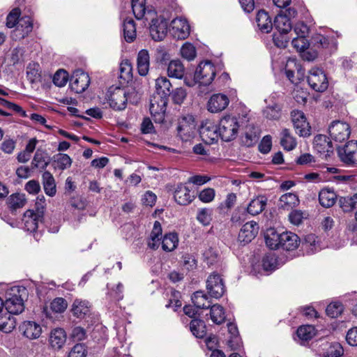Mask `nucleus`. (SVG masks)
<instances>
[{
  "mask_svg": "<svg viewBox=\"0 0 357 357\" xmlns=\"http://www.w3.org/2000/svg\"><path fill=\"white\" fill-rule=\"evenodd\" d=\"M174 197L176 202L179 205L187 206L194 200L195 197L194 193L190 192L188 187L180 183L174 190Z\"/></svg>",
  "mask_w": 357,
  "mask_h": 357,
  "instance_id": "20",
  "label": "nucleus"
},
{
  "mask_svg": "<svg viewBox=\"0 0 357 357\" xmlns=\"http://www.w3.org/2000/svg\"><path fill=\"white\" fill-rule=\"evenodd\" d=\"M287 33H278L273 35V42L275 45L280 48H284L287 47L288 42L291 38V36H288Z\"/></svg>",
  "mask_w": 357,
  "mask_h": 357,
  "instance_id": "59",
  "label": "nucleus"
},
{
  "mask_svg": "<svg viewBox=\"0 0 357 357\" xmlns=\"http://www.w3.org/2000/svg\"><path fill=\"white\" fill-rule=\"evenodd\" d=\"M91 305L86 300L76 298L74 300L70 311L78 319H84L90 314Z\"/></svg>",
  "mask_w": 357,
  "mask_h": 357,
  "instance_id": "23",
  "label": "nucleus"
},
{
  "mask_svg": "<svg viewBox=\"0 0 357 357\" xmlns=\"http://www.w3.org/2000/svg\"><path fill=\"white\" fill-rule=\"evenodd\" d=\"M119 77L128 82L132 78V66L128 61H123L120 65Z\"/></svg>",
  "mask_w": 357,
  "mask_h": 357,
  "instance_id": "49",
  "label": "nucleus"
},
{
  "mask_svg": "<svg viewBox=\"0 0 357 357\" xmlns=\"http://www.w3.org/2000/svg\"><path fill=\"white\" fill-rule=\"evenodd\" d=\"M90 84L89 75L82 70L78 69L73 72L70 79V86L77 93L84 92Z\"/></svg>",
  "mask_w": 357,
  "mask_h": 357,
  "instance_id": "14",
  "label": "nucleus"
},
{
  "mask_svg": "<svg viewBox=\"0 0 357 357\" xmlns=\"http://www.w3.org/2000/svg\"><path fill=\"white\" fill-rule=\"evenodd\" d=\"M197 220L204 226H207L211 221V211L208 208H202L197 213Z\"/></svg>",
  "mask_w": 357,
  "mask_h": 357,
  "instance_id": "58",
  "label": "nucleus"
},
{
  "mask_svg": "<svg viewBox=\"0 0 357 357\" xmlns=\"http://www.w3.org/2000/svg\"><path fill=\"white\" fill-rule=\"evenodd\" d=\"M309 33L308 26L303 22H299L294 26L293 31H291V37H306Z\"/></svg>",
  "mask_w": 357,
  "mask_h": 357,
  "instance_id": "54",
  "label": "nucleus"
},
{
  "mask_svg": "<svg viewBox=\"0 0 357 357\" xmlns=\"http://www.w3.org/2000/svg\"><path fill=\"white\" fill-rule=\"evenodd\" d=\"M337 200V195L333 190L331 188H323L319 193V201L320 204L325 208L333 206Z\"/></svg>",
  "mask_w": 357,
  "mask_h": 357,
  "instance_id": "30",
  "label": "nucleus"
},
{
  "mask_svg": "<svg viewBox=\"0 0 357 357\" xmlns=\"http://www.w3.org/2000/svg\"><path fill=\"white\" fill-rule=\"evenodd\" d=\"M178 243V238L176 233H169L165 235L162 241V248L166 252L173 251Z\"/></svg>",
  "mask_w": 357,
  "mask_h": 357,
  "instance_id": "42",
  "label": "nucleus"
},
{
  "mask_svg": "<svg viewBox=\"0 0 357 357\" xmlns=\"http://www.w3.org/2000/svg\"><path fill=\"white\" fill-rule=\"evenodd\" d=\"M206 289L210 296L215 298H221L226 291L222 277L215 273L208 276L206 280Z\"/></svg>",
  "mask_w": 357,
  "mask_h": 357,
  "instance_id": "11",
  "label": "nucleus"
},
{
  "mask_svg": "<svg viewBox=\"0 0 357 357\" xmlns=\"http://www.w3.org/2000/svg\"><path fill=\"white\" fill-rule=\"evenodd\" d=\"M150 68V55L146 50H141L137 56V69L139 75L146 76Z\"/></svg>",
  "mask_w": 357,
  "mask_h": 357,
  "instance_id": "28",
  "label": "nucleus"
},
{
  "mask_svg": "<svg viewBox=\"0 0 357 357\" xmlns=\"http://www.w3.org/2000/svg\"><path fill=\"white\" fill-rule=\"evenodd\" d=\"M125 88L116 86L109 87L105 96V99L109 107L116 111L125 109L128 103Z\"/></svg>",
  "mask_w": 357,
  "mask_h": 357,
  "instance_id": "4",
  "label": "nucleus"
},
{
  "mask_svg": "<svg viewBox=\"0 0 357 357\" xmlns=\"http://www.w3.org/2000/svg\"><path fill=\"white\" fill-rule=\"evenodd\" d=\"M43 215L33 210H27L23 215L22 222L24 229L29 232H35L38 227L39 222H41Z\"/></svg>",
  "mask_w": 357,
  "mask_h": 357,
  "instance_id": "21",
  "label": "nucleus"
},
{
  "mask_svg": "<svg viewBox=\"0 0 357 357\" xmlns=\"http://www.w3.org/2000/svg\"><path fill=\"white\" fill-rule=\"evenodd\" d=\"M168 98L160 94H154L150 100L149 110L155 123H162L165 120Z\"/></svg>",
  "mask_w": 357,
  "mask_h": 357,
  "instance_id": "5",
  "label": "nucleus"
},
{
  "mask_svg": "<svg viewBox=\"0 0 357 357\" xmlns=\"http://www.w3.org/2000/svg\"><path fill=\"white\" fill-rule=\"evenodd\" d=\"M42 178L43 188L46 195L50 197L54 196L56 190L55 180L52 174L50 172L46 171L43 174Z\"/></svg>",
  "mask_w": 357,
  "mask_h": 357,
  "instance_id": "37",
  "label": "nucleus"
},
{
  "mask_svg": "<svg viewBox=\"0 0 357 357\" xmlns=\"http://www.w3.org/2000/svg\"><path fill=\"white\" fill-rule=\"evenodd\" d=\"M215 76V67L208 61L201 62L195 73V82L204 86L209 85Z\"/></svg>",
  "mask_w": 357,
  "mask_h": 357,
  "instance_id": "6",
  "label": "nucleus"
},
{
  "mask_svg": "<svg viewBox=\"0 0 357 357\" xmlns=\"http://www.w3.org/2000/svg\"><path fill=\"white\" fill-rule=\"evenodd\" d=\"M259 231L258 224L255 221H250L244 224L238 234V239L245 244L252 241Z\"/></svg>",
  "mask_w": 357,
  "mask_h": 357,
  "instance_id": "19",
  "label": "nucleus"
},
{
  "mask_svg": "<svg viewBox=\"0 0 357 357\" xmlns=\"http://www.w3.org/2000/svg\"><path fill=\"white\" fill-rule=\"evenodd\" d=\"M229 103L227 96L223 93L212 95L207 102V109L211 113H218L227 108Z\"/></svg>",
  "mask_w": 357,
  "mask_h": 357,
  "instance_id": "18",
  "label": "nucleus"
},
{
  "mask_svg": "<svg viewBox=\"0 0 357 357\" xmlns=\"http://www.w3.org/2000/svg\"><path fill=\"white\" fill-rule=\"evenodd\" d=\"M26 293L24 287H14L7 293L8 297L4 303L6 312L18 314L24 310L22 294Z\"/></svg>",
  "mask_w": 357,
  "mask_h": 357,
  "instance_id": "2",
  "label": "nucleus"
},
{
  "mask_svg": "<svg viewBox=\"0 0 357 357\" xmlns=\"http://www.w3.org/2000/svg\"><path fill=\"white\" fill-rule=\"evenodd\" d=\"M123 37L126 42L131 43L136 38V26L132 18H126L123 22Z\"/></svg>",
  "mask_w": 357,
  "mask_h": 357,
  "instance_id": "36",
  "label": "nucleus"
},
{
  "mask_svg": "<svg viewBox=\"0 0 357 357\" xmlns=\"http://www.w3.org/2000/svg\"><path fill=\"white\" fill-rule=\"evenodd\" d=\"M192 303L198 309H207L211 305L208 296L203 291H196L192 297Z\"/></svg>",
  "mask_w": 357,
  "mask_h": 357,
  "instance_id": "43",
  "label": "nucleus"
},
{
  "mask_svg": "<svg viewBox=\"0 0 357 357\" xmlns=\"http://www.w3.org/2000/svg\"><path fill=\"white\" fill-rule=\"evenodd\" d=\"M297 12L294 8H289L285 11H280L274 20V26L278 31V33H288L291 31V23L290 18L294 17Z\"/></svg>",
  "mask_w": 357,
  "mask_h": 357,
  "instance_id": "9",
  "label": "nucleus"
},
{
  "mask_svg": "<svg viewBox=\"0 0 357 357\" xmlns=\"http://www.w3.org/2000/svg\"><path fill=\"white\" fill-rule=\"evenodd\" d=\"M313 144L314 149L325 158L333 153V148L332 142L329 138L324 135L315 136Z\"/></svg>",
  "mask_w": 357,
  "mask_h": 357,
  "instance_id": "22",
  "label": "nucleus"
},
{
  "mask_svg": "<svg viewBox=\"0 0 357 357\" xmlns=\"http://www.w3.org/2000/svg\"><path fill=\"white\" fill-rule=\"evenodd\" d=\"M239 128L240 124L236 116H225L219 122L220 137L225 142H230L237 137Z\"/></svg>",
  "mask_w": 357,
  "mask_h": 357,
  "instance_id": "3",
  "label": "nucleus"
},
{
  "mask_svg": "<svg viewBox=\"0 0 357 357\" xmlns=\"http://www.w3.org/2000/svg\"><path fill=\"white\" fill-rule=\"evenodd\" d=\"M16 326L15 318L13 314L4 312L0 314V331L8 333L13 331Z\"/></svg>",
  "mask_w": 357,
  "mask_h": 357,
  "instance_id": "33",
  "label": "nucleus"
},
{
  "mask_svg": "<svg viewBox=\"0 0 357 357\" xmlns=\"http://www.w3.org/2000/svg\"><path fill=\"white\" fill-rule=\"evenodd\" d=\"M280 144L286 151H291L296 146V139L291 135L288 129H283L281 132Z\"/></svg>",
  "mask_w": 357,
  "mask_h": 357,
  "instance_id": "41",
  "label": "nucleus"
},
{
  "mask_svg": "<svg viewBox=\"0 0 357 357\" xmlns=\"http://www.w3.org/2000/svg\"><path fill=\"white\" fill-rule=\"evenodd\" d=\"M344 354L342 345L338 342L331 344L323 354V357H340Z\"/></svg>",
  "mask_w": 357,
  "mask_h": 357,
  "instance_id": "50",
  "label": "nucleus"
},
{
  "mask_svg": "<svg viewBox=\"0 0 357 357\" xmlns=\"http://www.w3.org/2000/svg\"><path fill=\"white\" fill-rule=\"evenodd\" d=\"M338 152L342 162L347 165H357V141L348 142Z\"/></svg>",
  "mask_w": 357,
  "mask_h": 357,
  "instance_id": "17",
  "label": "nucleus"
},
{
  "mask_svg": "<svg viewBox=\"0 0 357 357\" xmlns=\"http://www.w3.org/2000/svg\"><path fill=\"white\" fill-rule=\"evenodd\" d=\"M354 195L340 199V206L344 212H350L354 210Z\"/></svg>",
  "mask_w": 357,
  "mask_h": 357,
  "instance_id": "61",
  "label": "nucleus"
},
{
  "mask_svg": "<svg viewBox=\"0 0 357 357\" xmlns=\"http://www.w3.org/2000/svg\"><path fill=\"white\" fill-rule=\"evenodd\" d=\"M86 350L84 344H76L70 351L68 357H86Z\"/></svg>",
  "mask_w": 357,
  "mask_h": 357,
  "instance_id": "64",
  "label": "nucleus"
},
{
  "mask_svg": "<svg viewBox=\"0 0 357 357\" xmlns=\"http://www.w3.org/2000/svg\"><path fill=\"white\" fill-rule=\"evenodd\" d=\"M292 38L291 44L298 52L305 51L309 46L308 40L306 37H291Z\"/></svg>",
  "mask_w": 357,
  "mask_h": 357,
  "instance_id": "57",
  "label": "nucleus"
},
{
  "mask_svg": "<svg viewBox=\"0 0 357 357\" xmlns=\"http://www.w3.org/2000/svg\"><path fill=\"white\" fill-rule=\"evenodd\" d=\"M190 328L192 334L196 337L202 338L206 335V325L202 320H192L190 322Z\"/></svg>",
  "mask_w": 357,
  "mask_h": 357,
  "instance_id": "48",
  "label": "nucleus"
},
{
  "mask_svg": "<svg viewBox=\"0 0 357 357\" xmlns=\"http://www.w3.org/2000/svg\"><path fill=\"white\" fill-rule=\"evenodd\" d=\"M66 331L61 328H56L51 331L49 337L50 347L54 350H59L63 347L66 342Z\"/></svg>",
  "mask_w": 357,
  "mask_h": 357,
  "instance_id": "25",
  "label": "nucleus"
},
{
  "mask_svg": "<svg viewBox=\"0 0 357 357\" xmlns=\"http://www.w3.org/2000/svg\"><path fill=\"white\" fill-rule=\"evenodd\" d=\"M126 93H127L126 96L128 99V102L137 104L141 98V93L133 87L126 88Z\"/></svg>",
  "mask_w": 357,
  "mask_h": 357,
  "instance_id": "63",
  "label": "nucleus"
},
{
  "mask_svg": "<svg viewBox=\"0 0 357 357\" xmlns=\"http://www.w3.org/2000/svg\"><path fill=\"white\" fill-rule=\"evenodd\" d=\"M167 71L169 77L181 79L185 73V68L180 60H172L169 63Z\"/></svg>",
  "mask_w": 357,
  "mask_h": 357,
  "instance_id": "35",
  "label": "nucleus"
},
{
  "mask_svg": "<svg viewBox=\"0 0 357 357\" xmlns=\"http://www.w3.org/2000/svg\"><path fill=\"white\" fill-rule=\"evenodd\" d=\"M68 79V75L64 70H59L53 77L54 84L59 87L65 86Z\"/></svg>",
  "mask_w": 357,
  "mask_h": 357,
  "instance_id": "56",
  "label": "nucleus"
},
{
  "mask_svg": "<svg viewBox=\"0 0 357 357\" xmlns=\"http://www.w3.org/2000/svg\"><path fill=\"white\" fill-rule=\"evenodd\" d=\"M256 21L259 28L265 33H268L273 27V24L268 14L264 10L258 12Z\"/></svg>",
  "mask_w": 357,
  "mask_h": 357,
  "instance_id": "38",
  "label": "nucleus"
},
{
  "mask_svg": "<svg viewBox=\"0 0 357 357\" xmlns=\"http://www.w3.org/2000/svg\"><path fill=\"white\" fill-rule=\"evenodd\" d=\"M187 96L186 91L182 87L176 88L172 92V98L174 103L181 105Z\"/></svg>",
  "mask_w": 357,
  "mask_h": 357,
  "instance_id": "60",
  "label": "nucleus"
},
{
  "mask_svg": "<svg viewBox=\"0 0 357 357\" xmlns=\"http://www.w3.org/2000/svg\"><path fill=\"white\" fill-rule=\"evenodd\" d=\"M280 202L282 208L289 210L297 206L299 203V199L296 194L288 192L280 197Z\"/></svg>",
  "mask_w": 357,
  "mask_h": 357,
  "instance_id": "46",
  "label": "nucleus"
},
{
  "mask_svg": "<svg viewBox=\"0 0 357 357\" xmlns=\"http://www.w3.org/2000/svg\"><path fill=\"white\" fill-rule=\"evenodd\" d=\"M344 310L343 305L340 302H333L330 303L326 310L328 316L335 318L342 314Z\"/></svg>",
  "mask_w": 357,
  "mask_h": 357,
  "instance_id": "53",
  "label": "nucleus"
},
{
  "mask_svg": "<svg viewBox=\"0 0 357 357\" xmlns=\"http://www.w3.org/2000/svg\"><path fill=\"white\" fill-rule=\"evenodd\" d=\"M211 319L215 324H220L225 320V313L222 306L219 304L211 305Z\"/></svg>",
  "mask_w": 357,
  "mask_h": 357,
  "instance_id": "47",
  "label": "nucleus"
},
{
  "mask_svg": "<svg viewBox=\"0 0 357 357\" xmlns=\"http://www.w3.org/2000/svg\"><path fill=\"white\" fill-rule=\"evenodd\" d=\"M294 66L296 68L298 73H300L301 68L299 66L296 64V60L293 59H289L287 61L285 73L287 78L292 82H295L294 79V70L291 69V67Z\"/></svg>",
  "mask_w": 357,
  "mask_h": 357,
  "instance_id": "55",
  "label": "nucleus"
},
{
  "mask_svg": "<svg viewBox=\"0 0 357 357\" xmlns=\"http://www.w3.org/2000/svg\"><path fill=\"white\" fill-rule=\"evenodd\" d=\"M167 27L168 22L165 17L157 16L151 19L149 32L152 39L155 41L162 40L167 33Z\"/></svg>",
  "mask_w": 357,
  "mask_h": 357,
  "instance_id": "12",
  "label": "nucleus"
},
{
  "mask_svg": "<svg viewBox=\"0 0 357 357\" xmlns=\"http://www.w3.org/2000/svg\"><path fill=\"white\" fill-rule=\"evenodd\" d=\"M315 335V328L312 325L301 326L296 331L297 337L303 342L311 340Z\"/></svg>",
  "mask_w": 357,
  "mask_h": 357,
  "instance_id": "44",
  "label": "nucleus"
},
{
  "mask_svg": "<svg viewBox=\"0 0 357 357\" xmlns=\"http://www.w3.org/2000/svg\"><path fill=\"white\" fill-rule=\"evenodd\" d=\"M53 162L56 169L63 171L70 167L73 160L68 155L59 153L53 156Z\"/></svg>",
  "mask_w": 357,
  "mask_h": 357,
  "instance_id": "39",
  "label": "nucleus"
},
{
  "mask_svg": "<svg viewBox=\"0 0 357 357\" xmlns=\"http://www.w3.org/2000/svg\"><path fill=\"white\" fill-rule=\"evenodd\" d=\"M266 107L263 109V115L270 120H278L281 116V107L274 101L273 97L265 100Z\"/></svg>",
  "mask_w": 357,
  "mask_h": 357,
  "instance_id": "26",
  "label": "nucleus"
},
{
  "mask_svg": "<svg viewBox=\"0 0 357 357\" xmlns=\"http://www.w3.org/2000/svg\"><path fill=\"white\" fill-rule=\"evenodd\" d=\"M307 82L312 89L318 92L324 91L328 86L325 73L319 68H313L309 71Z\"/></svg>",
  "mask_w": 357,
  "mask_h": 357,
  "instance_id": "7",
  "label": "nucleus"
},
{
  "mask_svg": "<svg viewBox=\"0 0 357 357\" xmlns=\"http://www.w3.org/2000/svg\"><path fill=\"white\" fill-rule=\"evenodd\" d=\"M199 131L202 141L207 144L216 142L220 137L218 126L210 120L202 121Z\"/></svg>",
  "mask_w": 357,
  "mask_h": 357,
  "instance_id": "8",
  "label": "nucleus"
},
{
  "mask_svg": "<svg viewBox=\"0 0 357 357\" xmlns=\"http://www.w3.org/2000/svg\"><path fill=\"white\" fill-rule=\"evenodd\" d=\"M26 203V196L23 193H13L6 199L8 207L12 212L22 208Z\"/></svg>",
  "mask_w": 357,
  "mask_h": 357,
  "instance_id": "34",
  "label": "nucleus"
},
{
  "mask_svg": "<svg viewBox=\"0 0 357 357\" xmlns=\"http://www.w3.org/2000/svg\"><path fill=\"white\" fill-rule=\"evenodd\" d=\"M291 116L296 132L301 137L309 136L310 126L304 113L299 110H294L291 112Z\"/></svg>",
  "mask_w": 357,
  "mask_h": 357,
  "instance_id": "13",
  "label": "nucleus"
},
{
  "mask_svg": "<svg viewBox=\"0 0 357 357\" xmlns=\"http://www.w3.org/2000/svg\"><path fill=\"white\" fill-rule=\"evenodd\" d=\"M176 130L177 135L182 141L191 140L195 137L197 132V121L195 116L190 114L178 116Z\"/></svg>",
  "mask_w": 357,
  "mask_h": 357,
  "instance_id": "1",
  "label": "nucleus"
},
{
  "mask_svg": "<svg viewBox=\"0 0 357 357\" xmlns=\"http://www.w3.org/2000/svg\"><path fill=\"white\" fill-rule=\"evenodd\" d=\"M280 241V248L286 250H294L298 248L300 243L299 237L290 231L281 233Z\"/></svg>",
  "mask_w": 357,
  "mask_h": 357,
  "instance_id": "27",
  "label": "nucleus"
},
{
  "mask_svg": "<svg viewBox=\"0 0 357 357\" xmlns=\"http://www.w3.org/2000/svg\"><path fill=\"white\" fill-rule=\"evenodd\" d=\"M267 203V199L264 196H258L252 199L247 207V212L251 215H257L261 213Z\"/></svg>",
  "mask_w": 357,
  "mask_h": 357,
  "instance_id": "32",
  "label": "nucleus"
},
{
  "mask_svg": "<svg viewBox=\"0 0 357 357\" xmlns=\"http://www.w3.org/2000/svg\"><path fill=\"white\" fill-rule=\"evenodd\" d=\"M172 86L170 81L166 77H160L155 79V88L157 91L155 94H160L168 98L171 94L170 90Z\"/></svg>",
  "mask_w": 357,
  "mask_h": 357,
  "instance_id": "40",
  "label": "nucleus"
},
{
  "mask_svg": "<svg viewBox=\"0 0 357 357\" xmlns=\"http://www.w3.org/2000/svg\"><path fill=\"white\" fill-rule=\"evenodd\" d=\"M181 54L185 59L192 61L196 56V49L191 43H185L181 48Z\"/></svg>",
  "mask_w": 357,
  "mask_h": 357,
  "instance_id": "51",
  "label": "nucleus"
},
{
  "mask_svg": "<svg viewBox=\"0 0 357 357\" xmlns=\"http://www.w3.org/2000/svg\"><path fill=\"white\" fill-rule=\"evenodd\" d=\"M280 236L281 234H278L273 229L268 230L265 235L266 245L272 250L280 248Z\"/></svg>",
  "mask_w": 357,
  "mask_h": 357,
  "instance_id": "45",
  "label": "nucleus"
},
{
  "mask_svg": "<svg viewBox=\"0 0 357 357\" xmlns=\"http://www.w3.org/2000/svg\"><path fill=\"white\" fill-rule=\"evenodd\" d=\"M67 307V301L61 297L54 298L50 303V309L55 313H63Z\"/></svg>",
  "mask_w": 357,
  "mask_h": 357,
  "instance_id": "52",
  "label": "nucleus"
},
{
  "mask_svg": "<svg viewBox=\"0 0 357 357\" xmlns=\"http://www.w3.org/2000/svg\"><path fill=\"white\" fill-rule=\"evenodd\" d=\"M303 246L309 255H312L322 249L320 238L310 234L305 236Z\"/></svg>",
  "mask_w": 357,
  "mask_h": 357,
  "instance_id": "29",
  "label": "nucleus"
},
{
  "mask_svg": "<svg viewBox=\"0 0 357 357\" xmlns=\"http://www.w3.org/2000/svg\"><path fill=\"white\" fill-rule=\"evenodd\" d=\"M170 32L174 38L183 40L190 35V26L185 19L176 17L172 21Z\"/></svg>",
  "mask_w": 357,
  "mask_h": 357,
  "instance_id": "15",
  "label": "nucleus"
},
{
  "mask_svg": "<svg viewBox=\"0 0 357 357\" xmlns=\"http://www.w3.org/2000/svg\"><path fill=\"white\" fill-rule=\"evenodd\" d=\"M19 330L24 337L31 340L39 338L43 333L41 325L34 321H23Z\"/></svg>",
  "mask_w": 357,
  "mask_h": 357,
  "instance_id": "16",
  "label": "nucleus"
},
{
  "mask_svg": "<svg viewBox=\"0 0 357 357\" xmlns=\"http://www.w3.org/2000/svg\"><path fill=\"white\" fill-rule=\"evenodd\" d=\"M329 134L335 142H343L350 136V126L346 122L334 121L329 126Z\"/></svg>",
  "mask_w": 357,
  "mask_h": 357,
  "instance_id": "10",
  "label": "nucleus"
},
{
  "mask_svg": "<svg viewBox=\"0 0 357 357\" xmlns=\"http://www.w3.org/2000/svg\"><path fill=\"white\" fill-rule=\"evenodd\" d=\"M132 8L133 14L138 20L145 17L146 20H148V16H152L154 15V13L151 10H148L146 12V0H132Z\"/></svg>",
  "mask_w": 357,
  "mask_h": 357,
  "instance_id": "31",
  "label": "nucleus"
},
{
  "mask_svg": "<svg viewBox=\"0 0 357 357\" xmlns=\"http://www.w3.org/2000/svg\"><path fill=\"white\" fill-rule=\"evenodd\" d=\"M33 29V22L30 17L25 16L20 18L13 31L15 39H22L28 36Z\"/></svg>",
  "mask_w": 357,
  "mask_h": 357,
  "instance_id": "24",
  "label": "nucleus"
},
{
  "mask_svg": "<svg viewBox=\"0 0 357 357\" xmlns=\"http://www.w3.org/2000/svg\"><path fill=\"white\" fill-rule=\"evenodd\" d=\"M20 15V10L18 8L13 9L7 16L6 26L8 28H13L17 26Z\"/></svg>",
  "mask_w": 357,
  "mask_h": 357,
  "instance_id": "62",
  "label": "nucleus"
}]
</instances>
